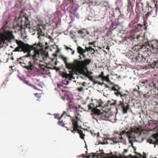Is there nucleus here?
I'll list each match as a JSON object with an SVG mask.
<instances>
[{"label":"nucleus","mask_w":158,"mask_h":158,"mask_svg":"<svg viewBox=\"0 0 158 158\" xmlns=\"http://www.w3.org/2000/svg\"><path fill=\"white\" fill-rule=\"evenodd\" d=\"M86 84V83L85 82H83L82 84V85L84 86H85V84Z\"/></svg>","instance_id":"obj_58"},{"label":"nucleus","mask_w":158,"mask_h":158,"mask_svg":"<svg viewBox=\"0 0 158 158\" xmlns=\"http://www.w3.org/2000/svg\"><path fill=\"white\" fill-rule=\"evenodd\" d=\"M97 102L98 103V105L97 106L99 107V108L100 109H102L106 107H108L109 106H114L116 105V101L115 100L113 102H111L110 101H108L107 103L105 104H104L103 102L101 99H100L99 101H97Z\"/></svg>","instance_id":"obj_10"},{"label":"nucleus","mask_w":158,"mask_h":158,"mask_svg":"<svg viewBox=\"0 0 158 158\" xmlns=\"http://www.w3.org/2000/svg\"><path fill=\"white\" fill-rule=\"evenodd\" d=\"M18 45L15 51L16 52L23 51L25 52H28L27 57L23 56L18 59L17 62L28 70L31 71L38 69L41 67L40 60L38 59L40 55V51L44 47L42 43H35L32 45L25 44L21 40H16Z\"/></svg>","instance_id":"obj_1"},{"label":"nucleus","mask_w":158,"mask_h":158,"mask_svg":"<svg viewBox=\"0 0 158 158\" xmlns=\"http://www.w3.org/2000/svg\"><path fill=\"white\" fill-rule=\"evenodd\" d=\"M77 18H79V15L78 13H75V14H73Z\"/></svg>","instance_id":"obj_43"},{"label":"nucleus","mask_w":158,"mask_h":158,"mask_svg":"<svg viewBox=\"0 0 158 158\" xmlns=\"http://www.w3.org/2000/svg\"><path fill=\"white\" fill-rule=\"evenodd\" d=\"M140 36L139 35L137 36V37H136L137 39H139V37H140Z\"/></svg>","instance_id":"obj_60"},{"label":"nucleus","mask_w":158,"mask_h":158,"mask_svg":"<svg viewBox=\"0 0 158 158\" xmlns=\"http://www.w3.org/2000/svg\"><path fill=\"white\" fill-rule=\"evenodd\" d=\"M106 5H105V10L106 11H107L110 8V6H108L107 3H106Z\"/></svg>","instance_id":"obj_38"},{"label":"nucleus","mask_w":158,"mask_h":158,"mask_svg":"<svg viewBox=\"0 0 158 158\" xmlns=\"http://www.w3.org/2000/svg\"><path fill=\"white\" fill-rule=\"evenodd\" d=\"M151 50L150 46L148 43H146V44L143 45L140 48V51L143 53L144 54L147 53L148 52H150Z\"/></svg>","instance_id":"obj_14"},{"label":"nucleus","mask_w":158,"mask_h":158,"mask_svg":"<svg viewBox=\"0 0 158 158\" xmlns=\"http://www.w3.org/2000/svg\"><path fill=\"white\" fill-rule=\"evenodd\" d=\"M74 53H75V51H74V50H73L72 51V53H72V55H73V54H74Z\"/></svg>","instance_id":"obj_57"},{"label":"nucleus","mask_w":158,"mask_h":158,"mask_svg":"<svg viewBox=\"0 0 158 158\" xmlns=\"http://www.w3.org/2000/svg\"><path fill=\"white\" fill-rule=\"evenodd\" d=\"M90 133L93 136H96L97 138H98L99 136V132L96 133H95L93 131H91Z\"/></svg>","instance_id":"obj_30"},{"label":"nucleus","mask_w":158,"mask_h":158,"mask_svg":"<svg viewBox=\"0 0 158 158\" xmlns=\"http://www.w3.org/2000/svg\"><path fill=\"white\" fill-rule=\"evenodd\" d=\"M112 140L114 143H118L121 142L122 139H120L118 138V136L115 137L114 138H112Z\"/></svg>","instance_id":"obj_24"},{"label":"nucleus","mask_w":158,"mask_h":158,"mask_svg":"<svg viewBox=\"0 0 158 158\" xmlns=\"http://www.w3.org/2000/svg\"><path fill=\"white\" fill-rule=\"evenodd\" d=\"M99 100H96V102L97 104L96 105V106H95V107H94V104L93 103H90L89 105H88V109L89 110H92H92L93 109H97V108L98 107H99L98 106H97L98 105V103H97V101H99Z\"/></svg>","instance_id":"obj_19"},{"label":"nucleus","mask_w":158,"mask_h":158,"mask_svg":"<svg viewBox=\"0 0 158 158\" xmlns=\"http://www.w3.org/2000/svg\"><path fill=\"white\" fill-rule=\"evenodd\" d=\"M30 22L28 19V17L27 15H24L22 18L20 23H17V25L19 27L20 29L23 28V27H29Z\"/></svg>","instance_id":"obj_8"},{"label":"nucleus","mask_w":158,"mask_h":158,"mask_svg":"<svg viewBox=\"0 0 158 158\" xmlns=\"http://www.w3.org/2000/svg\"><path fill=\"white\" fill-rule=\"evenodd\" d=\"M79 59L80 60H81V56H79Z\"/></svg>","instance_id":"obj_63"},{"label":"nucleus","mask_w":158,"mask_h":158,"mask_svg":"<svg viewBox=\"0 0 158 158\" xmlns=\"http://www.w3.org/2000/svg\"><path fill=\"white\" fill-rule=\"evenodd\" d=\"M152 137L154 139H156L158 137V133L153 134L152 135Z\"/></svg>","instance_id":"obj_37"},{"label":"nucleus","mask_w":158,"mask_h":158,"mask_svg":"<svg viewBox=\"0 0 158 158\" xmlns=\"http://www.w3.org/2000/svg\"><path fill=\"white\" fill-rule=\"evenodd\" d=\"M109 75H108L107 76H104L102 78V81H106L107 82H109L110 81V80L109 79Z\"/></svg>","instance_id":"obj_27"},{"label":"nucleus","mask_w":158,"mask_h":158,"mask_svg":"<svg viewBox=\"0 0 158 158\" xmlns=\"http://www.w3.org/2000/svg\"><path fill=\"white\" fill-rule=\"evenodd\" d=\"M128 151V150L127 149H124L123 152V153H125L127 152Z\"/></svg>","instance_id":"obj_53"},{"label":"nucleus","mask_w":158,"mask_h":158,"mask_svg":"<svg viewBox=\"0 0 158 158\" xmlns=\"http://www.w3.org/2000/svg\"><path fill=\"white\" fill-rule=\"evenodd\" d=\"M77 132L79 134L80 138L82 139L84 138L85 135L83 133V131L81 130L78 129Z\"/></svg>","instance_id":"obj_23"},{"label":"nucleus","mask_w":158,"mask_h":158,"mask_svg":"<svg viewBox=\"0 0 158 158\" xmlns=\"http://www.w3.org/2000/svg\"><path fill=\"white\" fill-rule=\"evenodd\" d=\"M83 90V88L82 87H79L77 88V90L79 92H81Z\"/></svg>","instance_id":"obj_39"},{"label":"nucleus","mask_w":158,"mask_h":158,"mask_svg":"<svg viewBox=\"0 0 158 158\" xmlns=\"http://www.w3.org/2000/svg\"><path fill=\"white\" fill-rule=\"evenodd\" d=\"M141 83H142V84H145V81H142V82H141Z\"/></svg>","instance_id":"obj_62"},{"label":"nucleus","mask_w":158,"mask_h":158,"mask_svg":"<svg viewBox=\"0 0 158 158\" xmlns=\"http://www.w3.org/2000/svg\"><path fill=\"white\" fill-rule=\"evenodd\" d=\"M142 158H147L145 153H143V155L142 157Z\"/></svg>","instance_id":"obj_49"},{"label":"nucleus","mask_w":158,"mask_h":158,"mask_svg":"<svg viewBox=\"0 0 158 158\" xmlns=\"http://www.w3.org/2000/svg\"><path fill=\"white\" fill-rule=\"evenodd\" d=\"M69 49H70L71 51H72L73 50L72 48H70Z\"/></svg>","instance_id":"obj_64"},{"label":"nucleus","mask_w":158,"mask_h":158,"mask_svg":"<svg viewBox=\"0 0 158 158\" xmlns=\"http://www.w3.org/2000/svg\"><path fill=\"white\" fill-rule=\"evenodd\" d=\"M92 60L90 59H86L83 60L84 63H82L83 64H81V65L84 66L81 69H80L79 72L85 76L86 77L89 76V75L92 74L93 73L88 71V67L87 66L90 64Z\"/></svg>","instance_id":"obj_5"},{"label":"nucleus","mask_w":158,"mask_h":158,"mask_svg":"<svg viewBox=\"0 0 158 158\" xmlns=\"http://www.w3.org/2000/svg\"><path fill=\"white\" fill-rule=\"evenodd\" d=\"M88 77L89 78V79L91 81H93V78L92 76H89Z\"/></svg>","instance_id":"obj_46"},{"label":"nucleus","mask_w":158,"mask_h":158,"mask_svg":"<svg viewBox=\"0 0 158 158\" xmlns=\"http://www.w3.org/2000/svg\"><path fill=\"white\" fill-rule=\"evenodd\" d=\"M67 10L72 14H75L77 10V8L73 4L71 5L67 8Z\"/></svg>","instance_id":"obj_17"},{"label":"nucleus","mask_w":158,"mask_h":158,"mask_svg":"<svg viewBox=\"0 0 158 158\" xmlns=\"http://www.w3.org/2000/svg\"><path fill=\"white\" fill-rule=\"evenodd\" d=\"M104 73L103 72V71H102L101 72V74L99 75L97 77V79H99V78H102L104 76Z\"/></svg>","instance_id":"obj_34"},{"label":"nucleus","mask_w":158,"mask_h":158,"mask_svg":"<svg viewBox=\"0 0 158 158\" xmlns=\"http://www.w3.org/2000/svg\"><path fill=\"white\" fill-rule=\"evenodd\" d=\"M89 49L90 50V51H92V50L94 51V50L93 48H92L91 47L89 46Z\"/></svg>","instance_id":"obj_48"},{"label":"nucleus","mask_w":158,"mask_h":158,"mask_svg":"<svg viewBox=\"0 0 158 158\" xmlns=\"http://www.w3.org/2000/svg\"><path fill=\"white\" fill-rule=\"evenodd\" d=\"M64 81L65 82H66V83L64 82V83H63L66 84V85L68 84H69V81H65V80H64Z\"/></svg>","instance_id":"obj_50"},{"label":"nucleus","mask_w":158,"mask_h":158,"mask_svg":"<svg viewBox=\"0 0 158 158\" xmlns=\"http://www.w3.org/2000/svg\"><path fill=\"white\" fill-rule=\"evenodd\" d=\"M108 158H116V157L114 156H112L110 157H109Z\"/></svg>","instance_id":"obj_56"},{"label":"nucleus","mask_w":158,"mask_h":158,"mask_svg":"<svg viewBox=\"0 0 158 158\" xmlns=\"http://www.w3.org/2000/svg\"><path fill=\"white\" fill-rule=\"evenodd\" d=\"M63 77L65 78V79H69L70 77V75L65 73H63L62 75Z\"/></svg>","instance_id":"obj_29"},{"label":"nucleus","mask_w":158,"mask_h":158,"mask_svg":"<svg viewBox=\"0 0 158 158\" xmlns=\"http://www.w3.org/2000/svg\"><path fill=\"white\" fill-rule=\"evenodd\" d=\"M150 13L149 12H148L146 14L143 15V20H147L148 17L149 16Z\"/></svg>","instance_id":"obj_31"},{"label":"nucleus","mask_w":158,"mask_h":158,"mask_svg":"<svg viewBox=\"0 0 158 158\" xmlns=\"http://www.w3.org/2000/svg\"><path fill=\"white\" fill-rule=\"evenodd\" d=\"M86 33L87 34L89 35V32L87 31H86Z\"/></svg>","instance_id":"obj_61"},{"label":"nucleus","mask_w":158,"mask_h":158,"mask_svg":"<svg viewBox=\"0 0 158 158\" xmlns=\"http://www.w3.org/2000/svg\"><path fill=\"white\" fill-rule=\"evenodd\" d=\"M34 27L35 30L38 31L37 34L38 35V38H40V36H44V35L42 31L43 29L44 30L45 29L44 26L42 24H38Z\"/></svg>","instance_id":"obj_11"},{"label":"nucleus","mask_w":158,"mask_h":158,"mask_svg":"<svg viewBox=\"0 0 158 158\" xmlns=\"http://www.w3.org/2000/svg\"><path fill=\"white\" fill-rule=\"evenodd\" d=\"M116 91V92H114V94L117 96H120L121 97V94H122L121 93V91H119V90Z\"/></svg>","instance_id":"obj_35"},{"label":"nucleus","mask_w":158,"mask_h":158,"mask_svg":"<svg viewBox=\"0 0 158 158\" xmlns=\"http://www.w3.org/2000/svg\"><path fill=\"white\" fill-rule=\"evenodd\" d=\"M77 52L80 55H83V53H85V49L82 48L80 46H78L77 47Z\"/></svg>","instance_id":"obj_20"},{"label":"nucleus","mask_w":158,"mask_h":158,"mask_svg":"<svg viewBox=\"0 0 158 158\" xmlns=\"http://www.w3.org/2000/svg\"><path fill=\"white\" fill-rule=\"evenodd\" d=\"M7 24L8 22L6 21L5 23L2 28L3 31L0 34V47H3L5 41L10 42L12 40L15 39V36L13 35V31L6 29Z\"/></svg>","instance_id":"obj_2"},{"label":"nucleus","mask_w":158,"mask_h":158,"mask_svg":"<svg viewBox=\"0 0 158 158\" xmlns=\"http://www.w3.org/2000/svg\"><path fill=\"white\" fill-rule=\"evenodd\" d=\"M141 0L137 1L136 4V9L139 13L144 11L143 9V4L141 2Z\"/></svg>","instance_id":"obj_15"},{"label":"nucleus","mask_w":158,"mask_h":158,"mask_svg":"<svg viewBox=\"0 0 158 158\" xmlns=\"http://www.w3.org/2000/svg\"><path fill=\"white\" fill-rule=\"evenodd\" d=\"M90 156H86L85 157L86 158H90ZM97 158H99L98 156H97Z\"/></svg>","instance_id":"obj_51"},{"label":"nucleus","mask_w":158,"mask_h":158,"mask_svg":"<svg viewBox=\"0 0 158 158\" xmlns=\"http://www.w3.org/2000/svg\"><path fill=\"white\" fill-rule=\"evenodd\" d=\"M141 47L138 45H135L133 47L132 49L133 50L137 52L138 54V56L133 57L132 59V61L133 62H136L139 63H146L148 62L147 59L148 56H146L144 57L142 54H139V51L140 50Z\"/></svg>","instance_id":"obj_4"},{"label":"nucleus","mask_w":158,"mask_h":158,"mask_svg":"<svg viewBox=\"0 0 158 158\" xmlns=\"http://www.w3.org/2000/svg\"><path fill=\"white\" fill-rule=\"evenodd\" d=\"M125 91L127 93V94H121V97L123 99V98H126L129 94V92L128 91L126 90Z\"/></svg>","instance_id":"obj_28"},{"label":"nucleus","mask_w":158,"mask_h":158,"mask_svg":"<svg viewBox=\"0 0 158 158\" xmlns=\"http://www.w3.org/2000/svg\"><path fill=\"white\" fill-rule=\"evenodd\" d=\"M66 114V113L64 112L60 116V115L58 114L55 115V118H57L59 120L58 122V124L63 127H64L65 124H66V123L65 121H63V120L62 119V118L63 117V116L65 114Z\"/></svg>","instance_id":"obj_12"},{"label":"nucleus","mask_w":158,"mask_h":158,"mask_svg":"<svg viewBox=\"0 0 158 158\" xmlns=\"http://www.w3.org/2000/svg\"><path fill=\"white\" fill-rule=\"evenodd\" d=\"M65 48L66 50H68L70 48L67 46H65Z\"/></svg>","instance_id":"obj_54"},{"label":"nucleus","mask_w":158,"mask_h":158,"mask_svg":"<svg viewBox=\"0 0 158 158\" xmlns=\"http://www.w3.org/2000/svg\"><path fill=\"white\" fill-rule=\"evenodd\" d=\"M82 55V57H83V58H85V56H86L84 54V53H83V55Z\"/></svg>","instance_id":"obj_52"},{"label":"nucleus","mask_w":158,"mask_h":158,"mask_svg":"<svg viewBox=\"0 0 158 158\" xmlns=\"http://www.w3.org/2000/svg\"><path fill=\"white\" fill-rule=\"evenodd\" d=\"M143 25L144 26H147L148 25L147 24H148V22H147V20H143Z\"/></svg>","instance_id":"obj_40"},{"label":"nucleus","mask_w":158,"mask_h":158,"mask_svg":"<svg viewBox=\"0 0 158 158\" xmlns=\"http://www.w3.org/2000/svg\"><path fill=\"white\" fill-rule=\"evenodd\" d=\"M150 49L155 50L156 52L158 51V42L155 40H152L148 42Z\"/></svg>","instance_id":"obj_13"},{"label":"nucleus","mask_w":158,"mask_h":158,"mask_svg":"<svg viewBox=\"0 0 158 158\" xmlns=\"http://www.w3.org/2000/svg\"><path fill=\"white\" fill-rule=\"evenodd\" d=\"M148 26V25H147V26H144L145 27L144 28V30H147Z\"/></svg>","instance_id":"obj_55"},{"label":"nucleus","mask_w":158,"mask_h":158,"mask_svg":"<svg viewBox=\"0 0 158 158\" xmlns=\"http://www.w3.org/2000/svg\"><path fill=\"white\" fill-rule=\"evenodd\" d=\"M83 60H78L77 59L74 60L73 62L67 63L65 64L66 68L69 69L73 70L76 69L78 72L80 69L83 67L84 66H81L82 64L84 63Z\"/></svg>","instance_id":"obj_6"},{"label":"nucleus","mask_w":158,"mask_h":158,"mask_svg":"<svg viewBox=\"0 0 158 158\" xmlns=\"http://www.w3.org/2000/svg\"><path fill=\"white\" fill-rule=\"evenodd\" d=\"M67 116L70 117L72 125L73 126V130H72L71 131L74 134L79 129V126L78 123V120L79 119L77 116L72 117L70 115Z\"/></svg>","instance_id":"obj_9"},{"label":"nucleus","mask_w":158,"mask_h":158,"mask_svg":"<svg viewBox=\"0 0 158 158\" xmlns=\"http://www.w3.org/2000/svg\"><path fill=\"white\" fill-rule=\"evenodd\" d=\"M130 134L129 132H126V131L124 130L120 134H118V138L120 139H123V138L122 137V135H123L124 134H126L127 135H129Z\"/></svg>","instance_id":"obj_22"},{"label":"nucleus","mask_w":158,"mask_h":158,"mask_svg":"<svg viewBox=\"0 0 158 158\" xmlns=\"http://www.w3.org/2000/svg\"><path fill=\"white\" fill-rule=\"evenodd\" d=\"M85 52H86V51L89 52L90 51L89 48H88L87 47H85Z\"/></svg>","instance_id":"obj_44"},{"label":"nucleus","mask_w":158,"mask_h":158,"mask_svg":"<svg viewBox=\"0 0 158 158\" xmlns=\"http://www.w3.org/2000/svg\"><path fill=\"white\" fill-rule=\"evenodd\" d=\"M92 118L97 121L99 120H108L109 116L108 113L106 112H101L100 110L98 109H94L92 110Z\"/></svg>","instance_id":"obj_3"},{"label":"nucleus","mask_w":158,"mask_h":158,"mask_svg":"<svg viewBox=\"0 0 158 158\" xmlns=\"http://www.w3.org/2000/svg\"><path fill=\"white\" fill-rule=\"evenodd\" d=\"M133 91L136 92H138L139 94H140L141 93V92L139 91H138L136 89H134Z\"/></svg>","instance_id":"obj_47"},{"label":"nucleus","mask_w":158,"mask_h":158,"mask_svg":"<svg viewBox=\"0 0 158 158\" xmlns=\"http://www.w3.org/2000/svg\"><path fill=\"white\" fill-rule=\"evenodd\" d=\"M116 108L117 109L122 110L123 114H126L130 108V105L127 103H124L120 101L117 104Z\"/></svg>","instance_id":"obj_7"},{"label":"nucleus","mask_w":158,"mask_h":158,"mask_svg":"<svg viewBox=\"0 0 158 158\" xmlns=\"http://www.w3.org/2000/svg\"><path fill=\"white\" fill-rule=\"evenodd\" d=\"M57 85L58 91H59L60 95L63 97L66 92V91L64 90L65 87L61 84H58Z\"/></svg>","instance_id":"obj_16"},{"label":"nucleus","mask_w":158,"mask_h":158,"mask_svg":"<svg viewBox=\"0 0 158 158\" xmlns=\"http://www.w3.org/2000/svg\"><path fill=\"white\" fill-rule=\"evenodd\" d=\"M95 42H89V45H94V47H95V45L94 44Z\"/></svg>","instance_id":"obj_45"},{"label":"nucleus","mask_w":158,"mask_h":158,"mask_svg":"<svg viewBox=\"0 0 158 158\" xmlns=\"http://www.w3.org/2000/svg\"><path fill=\"white\" fill-rule=\"evenodd\" d=\"M121 87L117 85H114L112 88V89L114 91H119Z\"/></svg>","instance_id":"obj_25"},{"label":"nucleus","mask_w":158,"mask_h":158,"mask_svg":"<svg viewBox=\"0 0 158 158\" xmlns=\"http://www.w3.org/2000/svg\"><path fill=\"white\" fill-rule=\"evenodd\" d=\"M134 26L135 27V29H138V30H139L141 29V28L143 27V25L140 24H138L135 25Z\"/></svg>","instance_id":"obj_32"},{"label":"nucleus","mask_w":158,"mask_h":158,"mask_svg":"<svg viewBox=\"0 0 158 158\" xmlns=\"http://www.w3.org/2000/svg\"><path fill=\"white\" fill-rule=\"evenodd\" d=\"M48 39L51 40L52 39V37L51 36H48Z\"/></svg>","instance_id":"obj_59"},{"label":"nucleus","mask_w":158,"mask_h":158,"mask_svg":"<svg viewBox=\"0 0 158 158\" xmlns=\"http://www.w3.org/2000/svg\"><path fill=\"white\" fill-rule=\"evenodd\" d=\"M22 81L24 83H25V84H26L29 86H31L34 89H35L38 90V89L37 88H36L35 87V85L31 84L30 83V82L28 81H27V80H26V79H22Z\"/></svg>","instance_id":"obj_18"},{"label":"nucleus","mask_w":158,"mask_h":158,"mask_svg":"<svg viewBox=\"0 0 158 158\" xmlns=\"http://www.w3.org/2000/svg\"><path fill=\"white\" fill-rule=\"evenodd\" d=\"M139 18L136 17L132 21V23L133 24L137 23L139 21Z\"/></svg>","instance_id":"obj_33"},{"label":"nucleus","mask_w":158,"mask_h":158,"mask_svg":"<svg viewBox=\"0 0 158 158\" xmlns=\"http://www.w3.org/2000/svg\"><path fill=\"white\" fill-rule=\"evenodd\" d=\"M153 144H158V139H156V140L153 142Z\"/></svg>","instance_id":"obj_42"},{"label":"nucleus","mask_w":158,"mask_h":158,"mask_svg":"<svg viewBox=\"0 0 158 158\" xmlns=\"http://www.w3.org/2000/svg\"><path fill=\"white\" fill-rule=\"evenodd\" d=\"M68 104L69 107V109H73L74 108L77 109V108L76 106L73 102H70Z\"/></svg>","instance_id":"obj_21"},{"label":"nucleus","mask_w":158,"mask_h":158,"mask_svg":"<svg viewBox=\"0 0 158 158\" xmlns=\"http://www.w3.org/2000/svg\"><path fill=\"white\" fill-rule=\"evenodd\" d=\"M147 143H149L150 144H153V140L152 139H147Z\"/></svg>","instance_id":"obj_36"},{"label":"nucleus","mask_w":158,"mask_h":158,"mask_svg":"<svg viewBox=\"0 0 158 158\" xmlns=\"http://www.w3.org/2000/svg\"><path fill=\"white\" fill-rule=\"evenodd\" d=\"M60 58L62 59L64 61L65 65L68 63L67 62V60L68 58L65 57L63 55H60Z\"/></svg>","instance_id":"obj_26"},{"label":"nucleus","mask_w":158,"mask_h":158,"mask_svg":"<svg viewBox=\"0 0 158 158\" xmlns=\"http://www.w3.org/2000/svg\"><path fill=\"white\" fill-rule=\"evenodd\" d=\"M78 33H79V34H84V32L83 31V30H79V31H78Z\"/></svg>","instance_id":"obj_41"}]
</instances>
